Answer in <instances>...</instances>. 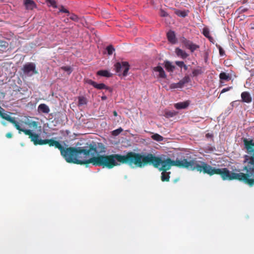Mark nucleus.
<instances>
[{
    "label": "nucleus",
    "instance_id": "f257e3e1",
    "mask_svg": "<svg viewBox=\"0 0 254 254\" xmlns=\"http://www.w3.org/2000/svg\"><path fill=\"white\" fill-rule=\"evenodd\" d=\"M148 165H152L159 171L165 172L170 170L172 166L180 168L187 169L189 170H196L199 173L202 172L211 176L219 175L222 179L225 180H244L246 179V175L243 173H235L230 171L227 168H216L213 167L205 162L197 161L196 158H185L172 160L170 158L162 160L161 158L156 156L152 153L142 154L137 153L136 168H143Z\"/></svg>",
    "mask_w": 254,
    "mask_h": 254
},
{
    "label": "nucleus",
    "instance_id": "f03ea898",
    "mask_svg": "<svg viewBox=\"0 0 254 254\" xmlns=\"http://www.w3.org/2000/svg\"><path fill=\"white\" fill-rule=\"evenodd\" d=\"M87 149L81 147V152L77 158L76 164L87 165L91 163L95 166L108 169H112L121 164H127L131 168L136 167L137 153L129 151L126 155H99L95 142L90 143Z\"/></svg>",
    "mask_w": 254,
    "mask_h": 254
},
{
    "label": "nucleus",
    "instance_id": "7ed1b4c3",
    "mask_svg": "<svg viewBox=\"0 0 254 254\" xmlns=\"http://www.w3.org/2000/svg\"><path fill=\"white\" fill-rule=\"evenodd\" d=\"M24 134L29 136L31 141L35 145L48 144L50 146H55L60 150L61 155L67 163L76 164L78 157L81 152V147H69L64 148L60 143L53 138L42 139L37 133H34L30 129L25 130Z\"/></svg>",
    "mask_w": 254,
    "mask_h": 254
},
{
    "label": "nucleus",
    "instance_id": "20e7f679",
    "mask_svg": "<svg viewBox=\"0 0 254 254\" xmlns=\"http://www.w3.org/2000/svg\"><path fill=\"white\" fill-rule=\"evenodd\" d=\"M243 142L247 153L243 156V170L246 172L243 174L246 175V179L248 180L239 181L252 187L254 186V141L252 139L244 138Z\"/></svg>",
    "mask_w": 254,
    "mask_h": 254
},
{
    "label": "nucleus",
    "instance_id": "39448f33",
    "mask_svg": "<svg viewBox=\"0 0 254 254\" xmlns=\"http://www.w3.org/2000/svg\"><path fill=\"white\" fill-rule=\"evenodd\" d=\"M116 72L119 73V75H123L124 76L127 75L128 71L129 69V65L127 62H118L115 65Z\"/></svg>",
    "mask_w": 254,
    "mask_h": 254
},
{
    "label": "nucleus",
    "instance_id": "423d86ee",
    "mask_svg": "<svg viewBox=\"0 0 254 254\" xmlns=\"http://www.w3.org/2000/svg\"><path fill=\"white\" fill-rule=\"evenodd\" d=\"M0 117H1L2 119L8 121L10 123L12 124L15 127L19 130V133H20V131H22L24 133L25 130H28V129L22 128L18 122L15 120L14 118L10 117L9 115L7 114L6 113H2L0 110Z\"/></svg>",
    "mask_w": 254,
    "mask_h": 254
},
{
    "label": "nucleus",
    "instance_id": "0eeeda50",
    "mask_svg": "<svg viewBox=\"0 0 254 254\" xmlns=\"http://www.w3.org/2000/svg\"><path fill=\"white\" fill-rule=\"evenodd\" d=\"M22 69L24 74L28 76H31L33 74L38 73V71L36 70V66L32 63L25 64Z\"/></svg>",
    "mask_w": 254,
    "mask_h": 254
},
{
    "label": "nucleus",
    "instance_id": "6e6552de",
    "mask_svg": "<svg viewBox=\"0 0 254 254\" xmlns=\"http://www.w3.org/2000/svg\"><path fill=\"white\" fill-rule=\"evenodd\" d=\"M190 81V77L188 75H186L179 82L171 84L170 85V88L171 89L181 88L184 87L186 83H189Z\"/></svg>",
    "mask_w": 254,
    "mask_h": 254
},
{
    "label": "nucleus",
    "instance_id": "1a4fd4ad",
    "mask_svg": "<svg viewBox=\"0 0 254 254\" xmlns=\"http://www.w3.org/2000/svg\"><path fill=\"white\" fill-rule=\"evenodd\" d=\"M183 44L185 47L190 50L191 53L194 52V51L199 48V46L194 44L192 41L188 40L184 38V40L183 42Z\"/></svg>",
    "mask_w": 254,
    "mask_h": 254
},
{
    "label": "nucleus",
    "instance_id": "9d476101",
    "mask_svg": "<svg viewBox=\"0 0 254 254\" xmlns=\"http://www.w3.org/2000/svg\"><path fill=\"white\" fill-rule=\"evenodd\" d=\"M87 82L98 89H105L106 90H110V91H112V90L104 83H97L91 79L88 80Z\"/></svg>",
    "mask_w": 254,
    "mask_h": 254
},
{
    "label": "nucleus",
    "instance_id": "9b49d317",
    "mask_svg": "<svg viewBox=\"0 0 254 254\" xmlns=\"http://www.w3.org/2000/svg\"><path fill=\"white\" fill-rule=\"evenodd\" d=\"M24 5L27 10H33L36 7V4L32 0H24Z\"/></svg>",
    "mask_w": 254,
    "mask_h": 254
},
{
    "label": "nucleus",
    "instance_id": "f8f14e48",
    "mask_svg": "<svg viewBox=\"0 0 254 254\" xmlns=\"http://www.w3.org/2000/svg\"><path fill=\"white\" fill-rule=\"evenodd\" d=\"M175 53L178 57L183 59H185L189 56V55L185 51L179 48H176Z\"/></svg>",
    "mask_w": 254,
    "mask_h": 254
},
{
    "label": "nucleus",
    "instance_id": "ddd939ff",
    "mask_svg": "<svg viewBox=\"0 0 254 254\" xmlns=\"http://www.w3.org/2000/svg\"><path fill=\"white\" fill-rule=\"evenodd\" d=\"M168 41L172 44H175L177 42V39L175 32L173 31H169L167 34Z\"/></svg>",
    "mask_w": 254,
    "mask_h": 254
},
{
    "label": "nucleus",
    "instance_id": "4468645a",
    "mask_svg": "<svg viewBox=\"0 0 254 254\" xmlns=\"http://www.w3.org/2000/svg\"><path fill=\"white\" fill-rule=\"evenodd\" d=\"M242 101L246 103H250L252 102V97L250 93L248 92H243L241 94Z\"/></svg>",
    "mask_w": 254,
    "mask_h": 254
},
{
    "label": "nucleus",
    "instance_id": "2eb2a0df",
    "mask_svg": "<svg viewBox=\"0 0 254 254\" xmlns=\"http://www.w3.org/2000/svg\"><path fill=\"white\" fill-rule=\"evenodd\" d=\"M153 70L159 72V77L160 78H165L166 77V74L163 68L160 66H157L153 68Z\"/></svg>",
    "mask_w": 254,
    "mask_h": 254
},
{
    "label": "nucleus",
    "instance_id": "dca6fc26",
    "mask_svg": "<svg viewBox=\"0 0 254 254\" xmlns=\"http://www.w3.org/2000/svg\"><path fill=\"white\" fill-rule=\"evenodd\" d=\"M38 111L39 113L48 114L50 112V109L45 104H41L38 107Z\"/></svg>",
    "mask_w": 254,
    "mask_h": 254
},
{
    "label": "nucleus",
    "instance_id": "f3484780",
    "mask_svg": "<svg viewBox=\"0 0 254 254\" xmlns=\"http://www.w3.org/2000/svg\"><path fill=\"white\" fill-rule=\"evenodd\" d=\"M204 71V69L201 66H197L196 68L193 69L192 71V76L196 77L199 75L202 74Z\"/></svg>",
    "mask_w": 254,
    "mask_h": 254
},
{
    "label": "nucleus",
    "instance_id": "a211bd4d",
    "mask_svg": "<svg viewBox=\"0 0 254 254\" xmlns=\"http://www.w3.org/2000/svg\"><path fill=\"white\" fill-rule=\"evenodd\" d=\"M189 102L188 101H185L183 102H179L175 104L174 106L177 109H185L188 107L189 105Z\"/></svg>",
    "mask_w": 254,
    "mask_h": 254
},
{
    "label": "nucleus",
    "instance_id": "6ab92c4d",
    "mask_svg": "<svg viewBox=\"0 0 254 254\" xmlns=\"http://www.w3.org/2000/svg\"><path fill=\"white\" fill-rule=\"evenodd\" d=\"M164 64L165 68L169 72H173L175 68V66L169 61H165Z\"/></svg>",
    "mask_w": 254,
    "mask_h": 254
},
{
    "label": "nucleus",
    "instance_id": "aec40b11",
    "mask_svg": "<svg viewBox=\"0 0 254 254\" xmlns=\"http://www.w3.org/2000/svg\"><path fill=\"white\" fill-rule=\"evenodd\" d=\"M170 172H162L161 179L162 182H169L170 180Z\"/></svg>",
    "mask_w": 254,
    "mask_h": 254
},
{
    "label": "nucleus",
    "instance_id": "412c9836",
    "mask_svg": "<svg viewBox=\"0 0 254 254\" xmlns=\"http://www.w3.org/2000/svg\"><path fill=\"white\" fill-rule=\"evenodd\" d=\"M219 78L220 80H225L226 81H229L231 79V77L229 74H227L224 72H222L219 74ZM222 82L221 81H220Z\"/></svg>",
    "mask_w": 254,
    "mask_h": 254
},
{
    "label": "nucleus",
    "instance_id": "4be33fe9",
    "mask_svg": "<svg viewBox=\"0 0 254 254\" xmlns=\"http://www.w3.org/2000/svg\"><path fill=\"white\" fill-rule=\"evenodd\" d=\"M97 74L100 76L109 77L112 76V74L106 70H101L97 72Z\"/></svg>",
    "mask_w": 254,
    "mask_h": 254
},
{
    "label": "nucleus",
    "instance_id": "5701e85b",
    "mask_svg": "<svg viewBox=\"0 0 254 254\" xmlns=\"http://www.w3.org/2000/svg\"><path fill=\"white\" fill-rule=\"evenodd\" d=\"M60 69L66 72L69 75L72 71V68L70 66H63L60 67Z\"/></svg>",
    "mask_w": 254,
    "mask_h": 254
},
{
    "label": "nucleus",
    "instance_id": "b1692460",
    "mask_svg": "<svg viewBox=\"0 0 254 254\" xmlns=\"http://www.w3.org/2000/svg\"><path fill=\"white\" fill-rule=\"evenodd\" d=\"M87 104V100L83 96H79L78 97V105L81 106Z\"/></svg>",
    "mask_w": 254,
    "mask_h": 254
},
{
    "label": "nucleus",
    "instance_id": "393cba45",
    "mask_svg": "<svg viewBox=\"0 0 254 254\" xmlns=\"http://www.w3.org/2000/svg\"><path fill=\"white\" fill-rule=\"evenodd\" d=\"M177 114V112L172 111H167L165 113V116L166 118H171L175 116Z\"/></svg>",
    "mask_w": 254,
    "mask_h": 254
},
{
    "label": "nucleus",
    "instance_id": "a878e982",
    "mask_svg": "<svg viewBox=\"0 0 254 254\" xmlns=\"http://www.w3.org/2000/svg\"><path fill=\"white\" fill-rule=\"evenodd\" d=\"M39 123L36 121H29L27 123V125L30 127H33L35 129H36L38 127Z\"/></svg>",
    "mask_w": 254,
    "mask_h": 254
},
{
    "label": "nucleus",
    "instance_id": "bb28decb",
    "mask_svg": "<svg viewBox=\"0 0 254 254\" xmlns=\"http://www.w3.org/2000/svg\"><path fill=\"white\" fill-rule=\"evenodd\" d=\"M152 138L157 141H161L163 140V137L157 133L153 134L152 136Z\"/></svg>",
    "mask_w": 254,
    "mask_h": 254
},
{
    "label": "nucleus",
    "instance_id": "cd10ccee",
    "mask_svg": "<svg viewBox=\"0 0 254 254\" xmlns=\"http://www.w3.org/2000/svg\"><path fill=\"white\" fill-rule=\"evenodd\" d=\"M106 50L108 52V55H111L113 54V52L115 51V49L112 45H110L107 47Z\"/></svg>",
    "mask_w": 254,
    "mask_h": 254
},
{
    "label": "nucleus",
    "instance_id": "c85d7f7f",
    "mask_svg": "<svg viewBox=\"0 0 254 254\" xmlns=\"http://www.w3.org/2000/svg\"><path fill=\"white\" fill-rule=\"evenodd\" d=\"M202 33L203 35L206 37V38H208L210 35V32L208 28L205 27L203 29V32Z\"/></svg>",
    "mask_w": 254,
    "mask_h": 254
},
{
    "label": "nucleus",
    "instance_id": "c756f323",
    "mask_svg": "<svg viewBox=\"0 0 254 254\" xmlns=\"http://www.w3.org/2000/svg\"><path fill=\"white\" fill-rule=\"evenodd\" d=\"M176 14L182 17H185L187 15V13L185 11L178 10Z\"/></svg>",
    "mask_w": 254,
    "mask_h": 254
},
{
    "label": "nucleus",
    "instance_id": "7c9ffc66",
    "mask_svg": "<svg viewBox=\"0 0 254 254\" xmlns=\"http://www.w3.org/2000/svg\"><path fill=\"white\" fill-rule=\"evenodd\" d=\"M175 64L177 65L181 68L183 67V65L185 64L184 62L182 61H176Z\"/></svg>",
    "mask_w": 254,
    "mask_h": 254
},
{
    "label": "nucleus",
    "instance_id": "2f4dec72",
    "mask_svg": "<svg viewBox=\"0 0 254 254\" xmlns=\"http://www.w3.org/2000/svg\"><path fill=\"white\" fill-rule=\"evenodd\" d=\"M123 129L120 127L113 131L114 135H117L119 133H120L122 131H123Z\"/></svg>",
    "mask_w": 254,
    "mask_h": 254
},
{
    "label": "nucleus",
    "instance_id": "473e14b6",
    "mask_svg": "<svg viewBox=\"0 0 254 254\" xmlns=\"http://www.w3.org/2000/svg\"><path fill=\"white\" fill-rule=\"evenodd\" d=\"M232 88H233L232 86H230V87H228L225 88H223L221 90V94L225 93V92H226L227 91H229L230 90H231Z\"/></svg>",
    "mask_w": 254,
    "mask_h": 254
},
{
    "label": "nucleus",
    "instance_id": "72a5a7b5",
    "mask_svg": "<svg viewBox=\"0 0 254 254\" xmlns=\"http://www.w3.org/2000/svg\"><path fill=\"white\" fill-rule=\"evenodd\" d=\"M218 49H219V54L220 56H223L224 54H225V51L220 46H219L218 47Z\"/></svg>",
    "mask_w": 254,
    "mask_h": 254
},
{
    "label": "nucleus",
    "instance_id": "f704fd0d",
    "mask_svg": "<svg viewBox=\"0 0 254 254\" xmlns=\"http://www.w3.org/2000/svg\"><path fill=\"white\" fill-rule=\"evenodd\" d=\"M70 18L71 19H72V20H74V21H77V20L78 19L77 16L76 15H75V14H72L70 16Z\"/></svg>",
    "mask_w": 254,
    "mask_h": 254
},
{
    "label": "nucleus",
    "instance_id": "c9c22d12",
    "mask_svg": "<svg viewBox=\"0 0 254 254\" xmlns=\"http://www.w3.org/2000/svg\"><path fill=\"white\" fill-rule=\"evenodd\" d=\"M61 12H63L64 13H69V11L66 9L64 8V7H62V8L60 9Z\"/></svg>",
    "mask_w": 254,
    "mask_h": 254
},
{
    "label": "nucleus",
    "instance_id": "e433bc0d",
    "mask_svg": "<svg viewBox=\"0 0 254 254\" xmlns=\"http://www.w3.org/2000/svg\"><path fill=\"white\" fill-rule=\"evenodd\" d=\"M5 136L8 138H10L12 137V134L11 132H8L6 134Z\"/></svg>",
    "mask_w": 254,
    "mask_h": 254
},
{
    "label": "nucleus",
    "instance_id": "4c0bfd02",
    "mask_svg": "<svg viewBox=\"0 0 254 254\" xmlns=\"http://www.w3.org/2000/svg\"><path fill=\"white\" fill-rule=\"evenodd\" d=\"M205 136L207 138H212L213 136L212 134L209 133H206Z\"/></svg>",
    "mask_w": 254,
    "mask_h": 254
},
{
    "label": "nucleus",
    "instance_id": "58836bf2",
    "mask_svg": "<svg viewBox=\"0 0 254 254\" xmlns=\"http://www.w3.org/2000/svg\"><path fill=\"white\" fill-rule=\"evenodd\" d=\"M208 39H209V40L211 42L213 43V40H214V39H213V37H211V36H210L208 38Z\"/></svg>",
    "mask_w": 254,
    "mask_h": 254
},
{
    "label": "nucleus",
    "instance_id": "ea45409f",
    "mask_svg": "<svg viewBox=\"0 0 254 254\" xmlns=\"http://www.w3.org/2000/svg\"><path fill=\"white\" fill-rule=\"evenodd\" d=\"M107 97L106 96H103L101 97V99L102 100H105L107 99Z\"/></svg>",
    "mask_w": 254,
    "mask_h": 254
},
{
    "label": "nucleus",
    "instance_id": "a19ab883",
    "mask_svg": "<svg viewBox=\"0 0 254 254\" xmlns=\"http://www.w3.org/2000/svg\"><path fill=\"white\" fill-rule=\"evenodd\" d=\"M51 3L53 6L56 7V6L55 5V4H56V2L55 1H52Z\"/></svg>",
    "mask_w": 254,
    "mask_h": 254
},
{
    "label": "nucleus",
    "instance_id": "79ce46f5",
    "mask_svg": "<svg viewBox=\"0 0 254 254\" xmlns=\"http://www.w3.org/2000/svg\"><path fill=\"white\" fill-rule=\"evenodd\" d=\"M113 115L114 116L116 117L118 116V113L116 111H113Z\"/></svg>",
    "mask_w": 254,
    "mask_h": 254
},
{
    "label": "nucleus",
    "instance_id": "37998d69",
    "mask_svg": "<svg viewBox=\"0 0 254 254\" xmlns=\"http://www.w3.org/2000/svg\"><path fill=\"white\" fill-rule=\"evenodd\" d=\"M183 67L186 70H187L188 69V66L185 64L183 65Z\"/></svg>",
    "mask_w": 254,
    "mask_h": 254
},
{
    "label": "nucleus",
    "instance_id": "c03bdc74",
    "mask_svg": "<svg viewBox=\"0 0 254 254\" xmlns=\"http://www.w3.org/2000/svg\"><path fill=\"white\" fill-rule=\"evenodd\" d=\"M1 124H2L3 126H5L6 125V123L5 122H2L1 123Z\"/></svg>",
    "mask_w": 254,
    "mask_h": 254
},
{
    "label": "nucleus",
    "instance_id": "a18cd8bd",
    "mask_svg": "<svg viewBox=\"0 0 254 254\" xmlns=\"http://www.w3.org/2000/svg\"><path fill=\"white\" fill-rule=\"evenodd\" d=\"M167 15V14L165 12H164L163 14H162V15L163 16H166Z\"/></svg>",
    "mask_w": 254,
    "mask_h": 254
},
{
    "label": "nucleus",
    "instance_id": "49530a36",
    "mask_svg": "<svg viewBox=\"0 0 254 254\" xmlns=\"http://www.w3.org/2000/svg\"><path fill=\"white\" fill-rule=\"evenodd\" d=\"M100 145H101V146H102L103 147V149H104V148H104V147L103 146V145H102V143H98V146H100Z\"/></svg>",
    "mask_w": 254,
    "mask_h": 254
},
{
    "label": "nucleus",
    "instance_id": "de8ad7c7",
    "mask_svg": "<svg viewBox=\"0 0 254 254\" xmlns=\"http://www.w3.org/2000/svg\"><path fill=\"white\" fill-rule=\"evenodd\" d=\"M253 29H254V27H253Z\"/></svg>",
    "mask_w": 254,
    "mask_h": 254
}]
</instances>
